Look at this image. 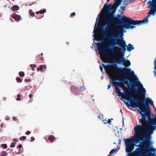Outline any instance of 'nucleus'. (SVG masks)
I'll return each mask as SVG.
<instances>
[{
  "label": "nucleus",
  "mask_w": 156,
  "mask_h": 156,
  "mask_svg": "<svg viewBox=\"0 0 156 156\" xmlns=\"http://www.w3.org/2000/svg\"><path fill=\"white\" fill-rule=\"evenodd\" d=\"M113 119L112 118L111 119H109L107 121V122H104V124H105L106 123H108V124H110L111 122V120H113Z\"/></svg>",
  "instance_id": "f704fd0d"
},
{
  "label": "nucleus",
  "mask_w": 156,
  "mask_h": 156,
  "mask_svg": "<svg viewBox=\"0 0 156 156\" xmlns=\"http://www.w3.org/2000/svg\"><path fill=\"white\" fill-rule=\"evenodd\" d=\"M98 119H100L101 118V115L100 114L98 116Z\"/></svg>",
  "instance_id": "6e6d98bb"
},
{
  "label": "nucleus",
  "mask_w": 156,
  "mask_h": 156,
  "mask_svg": "<svg viewBox=\"0 0 156 156\" xmlns=\"http://www.w3.org/2000/svg\"><path fill=\"white\" fill-rule=\"evenodd\" d=\"M137 96V98L134 99V100L136 101V102L134 103V106L135 108L138 107L139 108L140 110L142 112H144L146 110H150L149 104L153 106L154 107V106L153 101L150 98H146L145 99V102H144L143 101L139 100V99L143 100L145 99V98L142 99L139 98L138 96Z\"/></svg>",
  "instance_id": "f03ea898"
},
{
  "label": "nucleus",
  "mask_w": 156,
  "mask_h": 156,
  "mask_svg": "<svg viewBox=\"0 0 156 156\" xmlns=\"http://www.w3.org/2000/svg\"><path fill=\"white\" fill-rule=\"evenodd\" d=\"M127 18V17L125 16H123L121 17V16L120 15L118 14L116 16H115L113 15L114 23H116L119 24H122L123 27Z\"/></svg>",
  "instance_id": "f8f14e48"
},
{
  "label": "nucleus",
  "mask_w": 156,
  "mask_h": 156,
  "mask_svg": "<svg viewBox=\"0 0 156 156\" xmlns=\"http://www.w3.org/2000/svg\"><path fill=\"white\" fill-rule=\"evenodd\" d=\"M117 149H112L110 152L109 154H113V153H114L117 150Z\"/></svg>",
  "instance_id": "c9c22d12"
},
{
  "label": "nucleus",
  "mask_w": 156,
  "mask_h": 156,
  "mask_svg": "<svg viewBox=\"0 0 156 156\" xmlns=\"http://www.w3.org/2000/svg\"><path fill=\"white\" fill-rule=\"evenodd\" d=\"M134 48L133 47V45L130 44H128L127 47V51L129 52H130L131 51L134 49Z\"/></svg>",
  "instance_id": "aec40b11"
},
{
  "label": "nucleus",
  "mask_w": 156,
  "mask_h": 156,
  "mask_svg": "<svg viewBox=\"0 0 156 156\" xmlns=\"http://www.w3.org/2000/svg\"><path fill=\"white\" fill-rule=\"evenodd\" d=\"M36 18H37V19H40V18H41V17L40 18H39V17H37V16H36Z\"/></svg>",
  "instance_id": "052dcab7"
},
{
  "label": "nucleus",
  "mask_w": 156,
  "mask_h": 156,
  "mask_svg": "<svg viewBox=\"0 0 156 156\" xmlns=\"http://www.w3.org/2000/svg\"><path fill=\"white\" fill-rule=\"evenodd\" d=\"M46 66L45 65H40L39 66V67H38L37 69V71H42L43 69H46Z\"/></svg>",
  "instance_id": "4be33fe9"
},
{
  "label": "nucleus",
  "mask_w": 156,
  "mask_h": 156,
  "mask_svg": "<svg viewBox=\"0 0 156 156\" xmlns=\"http://www.w3.org/2000/svg\"><path fill=\"white\" fill-rule=\"evenodd\" d=\"M30 133L31 132L30 131H27L26 133V134L27 135H28L30 134Z\"/></svg>",
  "instance_id": "de8ad7c7"
},
{
  "label": "nucleus",
  "mask_w": 156,
  "mask_h": 156,
  "mask_svg": "<svg viewBox=\"0 0 156 156\" xmlns=\"http://www.w3.org/2000/svg\"><path fill=\"white\" fill-rule=\"evenodd\" d=\"M118 96L122 97L123 98L129 101L130 104L127 102H125L126 106L127 107H129L130 106L135 108L134 106V103L136 102L134 100V99L136 98H134V96L131 93V92H127V95H126L125 94V92H124V93H122L121 91L119 93H117Z\"/></svg>",
  "instance_id": "423d86ee"
},
{
  "label": "nucleus",
  "mask_w": 156,
  "mask_h": 156,
  "mask_svg": "<svg viewBox=\"0 0 156 156\" xmlns=\"http://www.w3.org/2000/svg\"><path fill=\"white\" fill-rule=\"evenodd\" d=\"M1 146L4 149H6L7 148V145L6 144H2L1 145Z\"/></svg>",
  "instance_id": "2f4dec72"
},
{
  "label": "nucleus",
  "mask_w": 156,
  "mask_h": 156,
  "mask_svg": "<svg viewBox=\"0 0 156 156\" xmlns=\"http://www.w3.org/2000/svg\"><path fill=\"white\" fill-rule=\"evenodd\" d=\"M20 98H18V97H17V98H16V100L18 101H19L20 100Z\"/></svg>",
  "instance_id": "864d4df0"
},
{
  "label": "nucleus",
  "mask_w": 156,
  "mask_h": 156,
  "mask_svg": "<svg viewBox=\"0 0 156 156\" xmlns=\"http://www.w3.org/2000/svg\"><path fill=\"white\" fill-rule=\"evenodd\" d=\"M80 91L79 90L76 89V90H75V91H74L73 93L76 95H79L80 94Z\"/></svg>",
  "instance_id": "7c9ffc66"
},
{
  "label": "nucleus",
  "mask_w": 156,
  "mask_h": 156,
  "mask_svg": "<svg viewBox=\"0 0 156 156\" xmlns=\"http://www.w3.org/2000/svg\"><path fill=\"white\" fill-rule=\"evenodd\" d=\"M134 137H135V136H132V138H133Z\"/></svg>",
  "instance_id": "774afa93"
},
{
  "label": "nucleus",
  "mask_w": 156,
  "mask_h": 156,
  "mask_svg": "<svg viewBox=\"0 0 156 156\" xmlns=\"http://www.w3.org/2000/svg\"><path fill=\"white\" fill-rule=\"evenodd\" d=\"M33 96V94H30L29 95V97L30 98H32Z\"/></svg>",
  "instance_id": "c03bdc74"
},
{
  "label": "nucleus",
  "mask_w": 156,
  "mask_h": 156,
  "mask_svg": "<svg viewBox=\"0 0 156 156\" xmlns=\"http://www.w3.org/2000/svg\"><path fill=\"white\" fill-rule=\"evenodd\" d=\"M75 12H73L71 14V16L72 17L75 16Z\"/></svg>",
  "instance_id": "a18cd8bd"
},
{
  "label": "nucleus",
  "mask_w": 156,
  "mask_h": 156,
  "mask_svg": "<svg viewBox=\"0 0 156 156\" xmlns=\"http://www.w3.org/2000/svg\"><path fill=\"white\" fill-rule=\"evenodd\" d=\"M71 90L73 93L76 89V87L74 86H72L71 87Z\"/></svg>",
  "instance_id": "c756f323"
},
{
  "label": "nucleus",
  "mask_w": 156,
  "mask_h": 156,
  "mask_svg": "<svg viewBox=\"0 0 156 156\" xmlns=\"http://www.w3.org/2000/svg\"><path fill=\"white\" fill-rule=\"evenodd\" d=\"M125 6H122L120 7V9H121V10L122 11H124V10H125Z\"/></svg>",
  "instance_id": "a19ab883"
},
{
  "label": "nucleus",
  "mask_w": 156,
  "mask_h": 156,
  "mask_svg": "<svg viewBox=\"0 0 156 156\" xmlns=\"http://www.w3.org/2000/svg\"><path fill=\"white\" fill-rule=\"evenodd\" d=\"M110 87H111L110 85V84H109L108 85V89H109L110 88Z\"/></svg>",
  "instance_id": "603ef678"
},
{
  "label": "nucleus",
  "mask_w": 156,
  "mask_h": 156,
  "mask_svg": "<svg viewBox=\"0 0 156 156\" xmlns=\"http://www.w3.org/2000/svg\"><path fill=\"white\" fill-rule=\"evenodd\" d=\"M1 127H2L3 126V124H2L1 125Z\"/></svg>",
  "instance_id": "e2e57ef3"
},
{
  "label": "nucleus",
  "mask_w": 156,
  "mask_h": 156,
  "mask_svg": "<svg viewBox=\"0 0 156 156\" xmlns=\"http://www.w3.org/2000/svg\"><path fill=\"white\" fill-rule=\"evenodd\" d=\"M95 28V27L94 28V33H95V30H94V29Z\"/></svg>",
  "instance_id": "69168bd1"
},
{
  "label": "nucleus",
  "mask_w": 156,
  "mask_h": 156,
  "mask_svg": "<svg viewBox=\"0 0 156 156\" xmlns=\"http://www.w3.org/2000/svg\"><path fill=\"white\" fill-rule=\"evenodd\" d=\"M30 66L31 68H32V70H35L34 68L36 67V65L35 64H33V65L30 64Z\"/></svg>",
  "instance_id": "bb28decb"
},
{
  "label": "nucleus",
  "mask_w": 156,
  "mask_h": 156,
  "mask_svg": "<svg viewBox=\"0 0 156 156\" xmlns=\"http://www.w3.org/2000/svg\"><path fill=\"white\" fill-rule=\"evenodd\" d=\"M154 69L155 70L153 71V73H154V77H156V69L154 68Z\"/></svg>",
  "instance_id": "58836bf2"
},
{
  "label": "nucleus",
  "mask_w": 156,
  "mask_h": 156,
  "mask_svg": "<svg viewBox=\"0 0 156 156\" xmlns=\"http://www.w3.org/2000/svg\"><path fill=\"white\" fill-rule=\"evenodd\" d=\"M11 17L12 18L14 19L17 22L20 20L21 18L20 16L17 15L15 12H14L12 14Z\"/></svg>",
  "instance_id": "6ab92c4d"
},
{
  "label": "nucleus",
  "mask_w": 156,
  "mask_h": 156,
  "mask_svg": "<svg viewBox=\"0 0 156 156\" xmlns=\"http://www.w3.org/2000/svg\"><path fill=\"white\" fill-rule=\"evenodd\" d=\"M121 140H119L118 144H120L121 143Z\"/></svg>",
  "instance_id": "13d9d810"
},
{
  "label": "nucleus",
  "mask_w": 156,
  "mask_h": 156,
  "mask_svg": "<svg viewBox=\"0 0 156 156\" xmlns=\"http://www.w3.org/2000/svg\"><path fill=\"white\" fill-rule=\"evenodd\" d=\"M19 7L17 5H14L12 7L11 9L12 11L18 10L19 9Z\"/></svg>",
  "instance_id": "b1692460"
},
{
  "label": "nucleus",
  "mask_w": 156,
  "mask_h": 156,
  "mask_svg": "<svg viewBox=\"0 0 156 156\" xmlns=\"http://www.w3.org/2000/svg\"><path fill=\"white\" fill-rule=\"evenodd\" d=\"M146 115L149 120L148 122H149L148 123L149 126L145 132L146 134L145 138L146 139H149L150 135L153 133V131L156 128V126H153L156 124V119H154V118H151L149 114H146Z\"/></svg>",
  "instance_id": "39448f33"
},
{
  "label": "nucleus",
  "mask_w": 156,
  "mask_h": 156,
  "mask_svg": "<svg viewBox=\"0 0 156 156\" xmlns=\"http://www.w3.org/2000/svg\"><path fill=\"white\" fill-rule=\"evenodd\" d=\"M31 141H32L35 140V138L34 137L32 136L31 137Z\"/></svg>",
  "instance_id": "49530a36"
},
{
  "label": "nucleus",
  "mask_w": 156,
  "mask_h": 156,
  "mask_svg": "<svg viewBox=\"0 0 156 156\" xmlns=\"http://www.w3.org/2000/svg\"><path fill=\"white\" fill-rule=\"evenodd\" d=\"M124 4L126 5V6L128 4V1L125 0L123 2Z\"/></svg>",
  "instance_id": "ea45409f"
},
{
  "label": "nucleus",
  "mask_w": 156,
  "mask_h": 156,
  "mask_svg": "<svg viewBox=\"0 0 156 156\" xmlns=\"http://www.w3.org/2000/svg\"><path fill=\"white\" fill-rule=\"evenodd\" d=\"M15 144V143H11V145H10L11 147H15V145H14Z\"/></svg>",
  "instance_id": "37998d69"
},
{
  "label": "nucleus",
  "mask_w": 156,
  "mask_h": 156,
  "mask_svg": "<svg viewBox=\"0 0 156 156\" xmlns=\"http://www.w3.org/2000/svg\"><path fill=\"white\" fill-rule=\"evenodd\" d=\"M111 45L113 46L112 45V40L111 41ZM115 46H114V47L113 48L109 49V50L112 51V54L117 58L116 60H119V59L124 57L123 54L121 51L122 49L121 47Z\"/></svg>",
  "instance_id": "1a4fd4ad"
},
{
  "label": "nucleus",
  "mask_w": 156,
  "mask_h": 156,
  "mask_svg": "<svg viewBox=\"0 0 156 156\" xmlns=\"http://www.w3.org/2000/svg\"><path fill=\"white\" fill-rule=\"evenodd\" d=\"M108 14L104 18V20L107 23L106 28L108 30L111 27H114L112 25L114 23L113 18V14L114 12L110 11L109 12H107Z\"/></svg>",
  "instance_id": "9b49d317"
},
{
  "label": "nucleus",
  "mask_w": 156,
  "mask_h": 156,
  "mask_svg": "<svg viewBox=\"0 0 156 156\" xmlns=\"http://www.w3.org/2000/svg\"><path fill=\"white\" fill-rule=\"evenodd\" d=\"M48 138L52 142H53L54 141L55 139V137L52 135L50 136Z\"/></svg>",
  "instance_id": "5701e85b"
},
{
  "label": "nucleus",
  "mask_w": 156,
  "mask_h": 156,
  "mask_svg": "<svg viewBox=\"0 0 156 156\" xmlns=\"http://www.w3.org/2000/svg\"><path fill=\"white\" fill-rule=\"evenodd\" d=\"M112 45L113 46L117 45L122 48L121 51L123 53L124 56V53L126 50V42L123 40V38L121 37L120 39L112 38Z\"/></svg>",
  "instance_id": "0eeeda50"
},
{
  "label": "nucleus",
  "mask_w": 156,
  "mask_h": 156,
  "mask_svg": "<svg viewBox=\"0 0 156 156\" xmlns=\"http://www.w3.org/2000/svg\"><path fill=\"white\" fill-rule=\"evenodd\" d=\"M36 60L37 61H39L40 62L42 63L44 62V59L43 57H41L40 55H38L36 57Z\"/></svg>",
  "instance_id": "412c9836"
},
{
  "label": "nucleus",
  "mask_w": 156,
  "mask_h": 156,
  "mask_svg": "<svg viewBox=\"0 0 156 156\" xmlns=\"http://www.w3.org/2000/svg\"><path fill=\"white\" fill-rule=\"evenodd\" d=\"M30 80H29L27 79H26L25 80V81L26 82H30Z\"/></svg>",
  "instance_id": "8fccbe9b"
},
{
  "label": "nucleus",
  "mask_w": 156,
  "mask_h": 156,
  "mask_svg": "<svg viewBox=\"0 0 156 156\" xmlns=\"http://www.w3.org/2000/svg\"><path fill=\"white\" fill-rule=\"evenodd\" d=\"M22 147V145L21 144H20L18 147V148H21Z\"/></svg>",
  "instance_id": "3c124183"
},
{
  "label": "nucleus",
  "mask_w": 156,
  "mask_h": 156,
  "mask_svg": "<svg viewBox=\"0 0 156 156\" xmlns=\"http://www.w3.org/2000/svg\"><path fill=\"white\" fill-rule=\"evenodd\" d=\"M139 111H140V110H138ZM141 115L142 116V118L140 120V122L141 123V124L144 126H147V128H148L149 126V125H148V123L149 122H148V121L146 120V114H144V113H142V112H143L139 111Z\"/></svg>",
  "instance_id": "dca6fc26"
},
{
  "label": "nucleus",
  "mask_w": 156,
  "mask_h": 156,
  "mask_svg": "<svg viewBox=\"0 0 156 156\" xmlns=\"http://www.w3.org/2000/svg\"><path fill=\"white\" fill-rule=\"evenodd\" d=\"M43 55V53H41V55H40L41 56H42Z\"/></svg>",
  "instance_id": "0e129e2a"
},
{
  "label": "nucleus",
  "mask_w": 156,
  "mask_h": 156,
  "mask_svg": "<svg viewBox=\"0 0 156 156\" xmlns=\"http://www.w3.org/2000/svg\"><path fill=\"white\" fill-rule=\"evenodd\" d=\"M12 119L14 121H16L17 120V117H13Z\"/></svg>",
  "instance_id": "79ce46f5"
},
{
  "label": "nucleus",
  "mask_w": 156,
  "mask_h": 156,
  "mask_svg": "<svg viewBox=\"0 0 156 156\" xmlns=\"http://www.w3.org/2000/svg\"><path fill=\"white\" fill-rule=\"evenodd\" d=\"M22 152H21L20 151H19L18 153H17V154H20L22 153Z\"/></svg>",
  "instance_id": "5fc2aeb1"
},
{
  "label": "nucleus",
  "mask_w": 156,
  "mask_h": 156,
  "mask_svg": "<svg viewBox=\"0 0 156 156\" xmlns=\"http://www.w3.org/2000/svg\"><path fill=\"white\" fill-rule=\"evenodd\" d=\"M26 137L25 136H22V137H21L20 138V140H23L26 139Z\"/></svg>",
  "instance_id": "e433bc0d"
},
{
  "label": "nucleus",
  "mask_w": 156,
  "mask_h": 156,
  "mask_svg": "<svg viewBox=\"0 0 156 156\" xmlns=\"http://www.w3.org/2000/svg\"><path fill=\"white\" fill-rule=\"evenodd\" d=\"M121 2V0H115V5L112 4H110L108 5L105 4L104 5V11L105 12H109L112 11V12H115L117 7L120 5Z\"/></svg>",
  "instance_id": "9d476101"
},
{
  "label": "nucleus",
  "mask_w": 156,
  "mask_h": 156,
  "mask_svg": "<svg viewBox=\"0 0 156 156\" xmlns=\"http://www.w3.org/2000/svg\"><path fill=\"white\" fill-rule=\"evenodd\" d=\"M16 80L17 82L20 83H21L22 81V79L20 77H17L16 78Z\"/></svg>",
  "instance_id": "c85d7f7f"
},
{
  "label": "nucleus",
  "mask_w": 156,
  "mask_h": 156,
  "mask_svg": "<svg viewBox=\"0 0 156 156\" xmlns=\"http://www.w3.org/2000/svg\"><path fill=\"white\" fill-rule=\"evenodd\" d=\"M147 3H150L149 6V8L151 9L149 10L148 14L149 15H154L156 11V0L152 1H149Z\"/></svg>",
  "instance_id": "4468645a"
},
{
  "label": "nucleus",
  "mask_w": 156,
  "mask_h": 156,
  "mask_svg": "<svg viewBox=\"0 0 156 156\" xmlns=\"http://www.w3.org/2000/svg\"><path fill=\"white\" fill-rule=\"evenodd\" d=\"M17 97L18 98H20L21 97V95L20 94H18L17 95Z\"/></svg>",
  "instance_id": "4d7b16f0"
},
{
  "label": "nucleus",
  "mask_w": 156,
  "mask_h": 156,
  "mask_svg": "<svg viewBox=\"0 0 156 156\" xmlns=\"http://www.w3.org/2000/svg\"><path fill=\"white\" fill-rule=\"evenodd\" d=\"M110 61L112 62H115V64H116V63H122L124 65H127V66H129L131 65V63L129 60H128L127 59H126L125 58L123 57L119 59V60H117L116 59H110ZM112 64H114V63H112Z\"/></svg>",
  "instance_id": "ddd939ff"
},
{
  "label": "nucleus",
  "mask_w": 156,
  "mask_h": 156,
  "mask_svg": "<svg viewBox=\"0 0 156 156\" xmlns=\"http://www.w3.org/2000/svg\"><path fill=\"white\" fill-rule=\"evenodd\" d=\"M124 142L126 146L127 145H129L133 144V142L132 140L130 139H124Z\"/></svg>",
  "instance_id": "a211bd4d"
},
{
  "label": "nucleus",
  "mask_w": 156,
  "mask_h": 156,
  "mask_svg": "<svg viewBox=\"0 0 156 156\" xmlns=\"http://www.w3.org/2000/svg\"><path fill=\"white\" fill-rule=\"evenodd\" d=\"M98 47V52L100 55H103L105 56L107 55V53L106 51V49H107L106 47L102 46V44L100 42H98L97 44Z\"/></svg>",
  "instance_id": "2eb2a0df"
},
{
  "label": "nucleus",
  "mask_w": 156,
  "mask_h": 156,
  "mask_svg": "<svg viewBox=\"0 0 156 156\" xmlns=\"http://www.w3.org/2000/svg\"><path fill=\"white\" fill-rule=\"evenodd\" d=\"M36 13L37 14H39V11H37L36 12Z\"/></svg>",
  "instance_id": "bf43d9fd"
},
{
  "label": "nucleus",
  "mask_w": 156,
  "mask_h": 156,
  "mask_svg": "<svg viewBox=\"0 0 156 156\" xmlns=\"http://www.w3.org/2000/svg\"><path fill=\"white\" fill-rule=\"evenodd\" d=\"M100 69L101 70V72L102 73H103L102 67L101 66H100Z\"/></svg>",
  "instance_id": "09e8293b"
},
{
  "label": "nucleus",
  "mask_w": 156,
  "mask_h": 156,
  "mask_svg": "<svg viewBox=\"0 0 156 156\" xmlns=\"http://www.w3.org/2000/svg\"><path fill=\"white\" fill-rule=\"evenodd\" d=\"M46 11V10L45 9H44L43 10H41L40 11H39V14H43L44 13V12H45Z\"/></svg>",
  "instance_id": "72a5a7b5"
},
{
  "label": "nucleus",
  "mask_w": 156,
  "mask_h": 156,
  "mask_svg": "<svg viewBox=\"0 0 156 156\" xmlns=\"http://www.w3.org/2000/svg\"><path fill=\"white\" fill-rule=\"evenodd\" d=\"M29 12L30 16H34L35 13L34 12H33L32 10V9L29 10Z\"/></svg>",
  "instance_id": "a878e982"
},
{
  "label": "nucleus",
  "mask_w": 156,
  "mask_h": 156,
  "mask_svg": "<svg viewBox=\"0 0 156 156\" xmlns=\"http://www.w3.org/2000/svg\"><path fill=\"white\" fill-rule=\"evenodd\" d=\"M154 68L156 69V57L155 58V60L154 61Z\"/></svg>",
  "instance_id": "4c0bfd02"
},
{
  "label": "nucleus",
  "mask_w": 156,
  "mask_h": 156,
  "mask_svg": "<svg viewBox=\"0 0 156 156\" xmlns=\"http://www.w3.org/2000/svg\"><path fill=\"white\" fill-rule=\"evenodd\" d=\"M122 28H116L112 30V32L110 35V37H116L119 34L122 33Z\"/></svg>",
  "instance_id": "f3484780"
},
{
  "label": "nucleus",
  "mask_w": 156,
  "mask_h": 156,
  "mask_svg": "<svg viewBox=\"0 0 156 156\" xmlns=\"http://www.w3.org/2000/svg\"><path fill=\"white\" fill-rule=\"evenodd\" d=\"M113 85L115 87V91L117 93H119L120 92V89L119 88V87H117V86L115 84H113Z\"/></svg>",
  "instance_id": "393cba45"
},
{
  "label": "nucleus",
  "mask_w": 156,
  "mask_h": 156,
  "mask_svg": "<svg viewBox=\"0 0 156 156\" xmlns=\"http://www.w3.org/2000/svg\"><path fill=\"white\" fill-rule=\"evenodd\" d=\"M103 66L107 73L110 76H115L118 74L123 75V74L122 73L127 74L125 75V79L122 81L124 83L127 84L128 86L129 85H130L132 89L127 88L124 86L122 82H115L117 80L116 79L112 80L113 84H115L117 87H119L123 89L124 92L126 93L125 95H127V91L131 92L132 91L139 98L142 99L145 98L146 90L143 87V85L138 81L133 70H131L130 69L126 67L122 68L118 67L116 64H108L106 65L104 64Z\"/></svg>",
  "instance_id": "f257e3e1"
},
{
  "label": "nucleus",
  "mask_w": 156,
  "mask_h": 156,
  "mask_svg": "<svg viewBox=\"0 0 156 156\" xmlns=\"http://www.w3.org/2000/svg\"><path fill=\"white\" fill-rule=\"evenodd\" d=\"M145 128H147V126H143L142 124L141 125H137L134 128V131L136 133V138L134 139V142L136 144L137 143L141 140V132L143 129Z\"/></svg>",
  "instance_id": "6e6552de"
},
{
  "label": "nucleus",
  "mask_w": 156,
  "mask_h": 156,
  "mask_svg": "<svg viewBox=\"0 0 156 156\" xmlns=\"http://www.w3.org/2000/svg\"><path fill=\"white\" fill-rule=\"evenodd\" d=\"M19 76L21 77H24L25 75V73L24 72L22 71L20 72L19 73Z\"/></svg>",
  "instance_id": "cd10ccee"
},
{
  "label": "nucleus",
  "mask_w": 156,
  "mask_h": 156,
  "mask_svg": "<svg viewBox=\"0 0 156 156\" xmlns=\"http://www.w3.org/2000/svg\"><path fill=\"white\" fill-rule=\"evenodd\" d=\"M137 96V98L134 99V100L136 101V102L134 103V106L135 108L138 107L139 108L140 110L142 112H144L146 110H150L149 104L153 106L154 107V106L153 101L150 98H146L145 99V102H144L143 101L139 100V99L143 100L145 99V98L142 99L139 98L138 96Z\"/></svg>",
  "instance_id": "7ed1b4c3"
},
{
  "label": "nucleus",
  "mask_w": 156,
  "mask_h": 156,
  "mask_svg": "<svg viewBox=\"0 0 156 156\" xmlns=\"http://www.w3.org/2000/svg\"><path fill=\"white\" fill-rule=\"evenodd\" d=\"M6 154V151H3L1 153L0 156H5Z\"/></svg>",
  "instance_id": "473e14b6"
},
{
  "label": "nucleus",
  "mask_w": 156,
  "mask_h": 156,
  "mask_svg": "<svg viewBox=\"0 0 156 156\" xmlns=\"http://www.w3.org/2000/svg\"><path fill=\"white\" fill-rule=\"evenodd\" d=\"M149 17V16L148 15L145 18L141 20H135L128 17L123 27L126 29H128L130 28L131 29H133L135 28L136 27L133 25L130 26V25H140L141 24L146 23L148 22V18Z\"/></svg>",
  "instance_id": "20e7f679"
},
{
  "label": "nucleus",
  "mask_w": 156,
  "mask_h": 156,
  "mask_svg": "<svg viewBox=\"0 0 156 156\" xmlns=\"http://www.w3.org/2000/svg\"><path fill=\"white\" fill-rule=\"evenodd\" d=\"M69 42H67V44L68 45H69Z\"/></svg>",
  "instance_id": "338daca9"
},
{
  "label": "nucleus",
  "mask_w": 156,
  "mask_h": 156,
  "mask_svg": "<svg viewBox=\"0 0 156 156\" xmlns=\"http://www.w3.org/2000/svg\"><path fill=\"white\" fill-rule=\"evenodd\" d=\"M5 119L6 120H9V118L8 117L7 118H6Z\"/></svg>",
  "instance_id": "680f3d73"
}]
</instances>
